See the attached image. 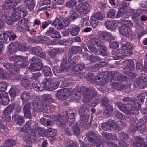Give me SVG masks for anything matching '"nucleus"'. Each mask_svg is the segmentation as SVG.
Returning <instances> with one entry per match:
<instances>
[{
    "instance_id": "f257e3e1",
    "label": "nucleus",
    "mask_w": 147,
    "mask_h": 147,
    "mask_svg": "<svg viewBox=\"0 0 147 147\" xmlns=\"http://www.w3.org/2000/svg\"><path fill=\"white\" fill-rule=\"evenodd\" d=\"M78 92L82 93L83 100L85 103H89L97 95L96 90L94 88H88L85 86L79 87Z\"/></svg>"
},
{
    "instance_id": "f03ea898",
    "label": "nucleus",
    "mask_w": 147,
    "mask_h": 147,
    "mask_svg": "<svg viewBox=\"0 0 147 147\" xmlns=\"http://www.w3.org/2000/svg\"><path fill=\"white\" fill-rule=\"evenodd\" d=\"M79 113L81 121V123L82 124L81 127H84L85 126L89 124L88 121L90 117L89 110L84 106L82 105L79 110Z\"/></svg>"
},
{
    "instance_id": "7ed1b4c3",
    "label": "nucleus",
    "mask_w": 147,
    "mask_h": 147,
    "mask_svg": "<svg viewBox=\"0 0 147 147\" xmlns=\"http://www.w3.org/2000/svg\"><path fill=\"white\" fill-rule=\"evenodd\" d=\"M86 136L88 141L94 144L96 147H99L102 143L100 136L92 131H89L86 133Z\"/></svg>"
},
{
    "instance_id": "20e7f679",
    "label": "nucleus",
    "mask_w": 147,
    "mask_h": 147,
    "mask_svg": "<svg viewBox=\"0 0 147 147\" xmlns=\"http://www.w3.org/2000/svg\"><path fill=\"white\" fill-rule=\"evenodd\" d=\"M124 72L129 76L134 78L136 77V74L132 71L134 68V64L133 61L131 59L126 60L123 63Z\"/></svg>"
},
{
    "instance_id": "39448f33",
    "label": "nucleus",
    "mask_w": 147,
    "mask_h": 147,
    "mask_svg": "<svg viewBox=\"0 0 147 147\" xmlns=\"http://www.w3.org/2000/svg\"><path fill=\"white\" fill-rule=\"evenodd\" d=\"M14 13L11 16L12 20L15 22L20 18H23L26 15L27 12L24 7L20 6L13 9Z\"/></svg>"
},
{
    "instance_id": "423d86ee",
    "label": "nucleus",
    "mask_w": 147,
    "mask_h": 147,
    "mask_svg": "<svg viewBox=\"0 0 147 147\" xmlns=\"http://www.w3.org/2000/svg\"><path fill=\"white\" fill-rule=\"evenodd\" d=\"M110 74V71H109L106 74L98 75L95 78V83L98 85H102L108 83L109 80H111Z\"/></svg>"
},
{
    "instance_id": "0eeeda50",
    "label": "nucleus",
    "mask_w": 147,
    "mask_h": 147,
    "mask_svg": "<svg viewBox=\"0 0 147 147\" xmlns=\"http://www.w3.org/2000/svg\"><path fill=\"white\" fill-rule=\"evenodd\" d=\"M105 15L102 12H96L94 14L90 19V23L94 28L98 25L99 20H102L104 19Z\"/></svg>"
},
{
    "instance_id": "6e6552de",
    "label": "nucleus",
    "mask_w": 147,
    "mask_h": 147,
    "mask_svg": "<svg viewBox=\"0 0 147 147\" xmlns=\"http://www.w3.org/2000/svg\"><path fill=\"white\" fill-rule=\"evenodd\" d=\"M31 65L29 68L34 71H39L42 68V65L40 59L34 57L30 59Z\"/></svg>"
},
{
    "instance_id": "1a4fd4ad",
    "label": "nucleus",
    "mask_w": 147,
    "mask_h": 147,
    "mask_svg": "<svg viewBox=\"0 0 147 147\" xmlns=\"http://www.w3.org/2000/svg\"><path fill=\"white\" fill-rule=\"evenodd\" d=\"M27 20L25 19H23L19 20L15 26L16 28L20 32L29 31V27L27 26Z\"/></svg>"
},
{
    "instance_id": "9d476101",
    "label": "nucleus",
    "mask_w": 147,
    "mask_h": 147,
    "mask_svg": "<svg viewBox=\"0 0 147 147\" xmlns=\"http://www.w3.org/2000/svg\"><path fill=\"white\" fill-rule=\"evenodd\" d=\"M22 0H5L2 7L6 9H10L16 6Z\"/></svg>"
},
{
    "instance_id": "9b49d317",
    "label": "nucleus",
    "mask_w": 147,
    "mask_h": 147,
    "mask_svg": "<svg viewBox=\"0 0 147 147\" xmlns=\"http://www.w3.org/2000/svg\"><path fill=\"white\" fill-rule=\"evenodd\" d=\"M90 6L87 3L78 4L76 7V10L81 14H86L89 11Z\"/></svg>"
},
{
    "instance_id": "f8f14e48",
    "label": "nucleus",
    "mask_w": 147,
    "mask_h": 147,
    "mask_svg": "<svg viewBox=\"0 0 147 147\" xmlns=\"http://www.w3.org/2000/svg\"><path fill=\"white\" fill-rule=\"evenodd\" d=\"M111 80L115 78L119 81H124L127 80V78L125 75L122 74L117 71H110Z\"/></svg>"
},
{
    "instance_id": "ddd939ff",
    "label": "nucleus",
    "mask_w": 147,
    "mask_h": 147,
    "mask_svg": "<svg viewBox=\"0 0 147 147\" xmlns=\"http://www.w3.org/2000/svg\"><path fill=\"white\" fill-rule=\"evenodd\" d=\"M124 113L127 115H136L139 113V111L136 106L132 104H128Z\"/></svg>"
},
{
    "instance_id": "4468645a",
    "label": "nucleus",
    "mask_w": 147,
    "mask_h": 147,
    "mask_svg": "<svg viewBox=\"0 0 147 147\" xmlns=\"http://www.w3.org/2000/svg\"><path fill=\"white\" fill-rule=\"evenodd\" d=\"M70 94L68 90H61L56 93V97L61 100H64L69 97Z\"/></svg>"
},
{
    "instance_id": "2eb2a0df",
    "label": "nucleus",
    "mask_w": 147,
    "mask_h": 147,
    "mask_svg": "<svg viewBox=\"0 0 147 147\" xmlns=\"http://www.w3.org/2000/svg\"><path fill=\"white\" fill-rule=\"evenodd\" d=\"M36 124L34 123V121L32 120H30L27 121L26 124L20 129L21 131L27 133L28 130L34 128V126Z\"/></svg>"
},
{
    "instance_id": "dca6fc26",
    "label": "nucleus",
    "mask_w": 147,
    "mask_h": 147,
    "mask_svg": "<svg viewBox=\"0 0 147 147\" xmlns=\"http://www.w3.org/2000/svg\"><path fill=\"white\" fill-rule=\"evenodd\" d=\"M31 106L30 102H29L26 104L23 107V111L24 117L26 118L29 119L31 118L32 117L31 113Z\"/></svg>"
},
{
    "instance_id": "f3484780",
    "label": "nucleus",
    "mask_w": 147,
    "mask_h": 147,
    "mask_svg": "<svg viewBox=\"0 0 147 147\" xmlns=\"http://www.w3.org/2000/svg\"><path fill=\"white\" fill-rule=\"evenodd\" d=\"M144 139L140 137H136L133 146L134 147H147V145L144 142Z\"/></svg>"
},
{
    "instance_id": "a211bd4d",
    "label": "nucleus",
    "mask_w": 147,
    "mask_h": 147,
    "mask_svg": "<svg viewBox=\"0 0 147 147\" xmlns=\"http://www.w3.org/2000/svg\"><path fill=\"white\" fill-rule=\"evenodd\" d=\"M119 30L120 33L125 36H129L133 33V31L130 28H128L124 26L119 27Z\"/></svg>"
},
{
    "instance_id": "6ab92c4d",
    "label": "nucleus",
    "mask_w": 147,
    "mask_h": 147,
    "mask_svg": "<svg viewBox=\"0 0 147 147\" xmlns=\"http://www.w3.org/2000/svg\"><path fill=\"white\" fill-rule=\"evenodd\" d=\"M18 42H15L9 45L8 47L9 53L10 54H13L18 51Z\"/></svg>"
},
{
    "instance_id": "aec40b11",
    "label": "nucleus",
    "mask_w": 147,
    "mask_h": 147,
    "mask_svg": "<svg viewBox=\"0 0 147 147\" xmlns=\"http://www.w3.org/2000/svg\"><path fill=\"white\" fill-rule=\"evenodd\" d=\"M126 5L125 4H124V7H123L119 10L116 16V18L121 17L122 18H125L129 17V15L128 13L126 12L124 9V7Z\"/></svg>"
},
{
    "instance_id": "412c9836",
    "label": "nucleus",
    "mask_w": 147,
    "mask_h": 147,
    "mask_svg": "<svg viewBox=\"0 0 147 147\" xmlns=\"http://www.w3.org/2000/svg\"><path fill=\"white\" fill-rule=\"evenodd\" d=\"M54 118V121L57 122V124L59 127L64 126L65 125V118L64 117H62L60 114L55 115Z\"/></svg>"
},
{
    "instance_id": "4be33fe9",
    "label": "nucleus",
    "mask_w": 147,
    "mask_h": 147,
    "mask_svg": "<svg viewBox=\"0 0 147 147\" xmlns=\"http://www.w3.org/2000/svg\"><path fill=\"white\" fill-rule=\"evenodd\" d=\"M20 111V108L17 111H16L15 113L18 114ZM12 118L13 119L17 121V124L18 125H20L23 124L24 122V118L22 117L20 115L15 114L12 117Z\"/></svg>"
},
{
    "instance_id": "5701e85b",
    "label": "nucleus",
    "mask_w": 147,
    "mask_h": 147,
    "mask_svg": "<svg viewBox=\"0 0 147 147\" xmlns=\"http://www.w3.org/2000/svg\"><path fill=\"white\" fill-rule=\"evenodd\" d=\"M10 102V100L7 95L3 93L0 94V103L3 105H7Z\"/></svg>"
},
{
    "instance_id": "b1692460",
    "label": "nucleus",
    "mask_w": 147,
    "mask_h": 147,
    "mask_svg": "<svg viewBox=\"0 0 147 147\" xmlns=\"http://www.w3.org/2000/svg\"><path fill=\"white\" fill-rule=\"evenodd\" d=\"M81 121L79 124V125L78 126L76 124L75 125H73L72 127V133H73L75 135L78 136L79 135L80 133V130L81 129H84L87 127V125L85 126L84 127H82V124L81 123Z\"/></svg>"
},
{
    "instance_id": "393cba45",
    "label": "nucleus",
    "mask_w": 147,
    "mask_h": 147,
    "mask_svg": "<svg viewBox=\"0 0 147 147\" xmlns=\"http://www.w3.org/2000/svg\"><path fill=\"white\" fill-rule=\"evenodd\" d=\"M23 2L26 7L30 10H33L35 7V0H24Z\"/></svg>"
},
{
    "instance_id": "a878e982",
    "label": "nucleus",
    "mask_w": 147,
    "mask_h": 147,
    "mask_svg": "<svg viewBox=\"0 0 147 147\" xmlns=\"http://www.w3.org/2000/svg\"><path fill=\"white\" fill-rule=\"evenodd\" d=\"M60 69L62 71L64 72L69 70L70 67L68 63L67 59H63L62 60L60 65Z\"/></svg>"
},
{
    "instance_id": "bb28decb",
    "label": "nucleus",
    "mask_w": 147,
    "mask_h": 147,
    "mask_svg": "<svg viewBox=\"0 0 147 147\" xmlns=\"http://www.w3.org/2000/svg\"><path fill=\"white\" fill-rule=\"evenodd\" d=\"M106 28L108 29L114 30H116L117 25L115 21H107L105 23Z\"/></svg>"
},
{
    "instance_id": "cd10ccee",
    "label": "nucleus",
    "mask_w": 147,
    "mask_h": 147,
    "mask_svg": "<svg viewBox=\"0 0 147 147\" xmlns=\"http://www.w3.org/2000/svg\"><path fill=\"white\" fill-rule=\"evenodd\" d=\"M31 79L29 78H23L22 81L21 83L22 85L26 89L29 90L31 88L30 84Z\"/></svg>"
},
{
    "instance_id": "c85d7f7f",
    "label": "nucleus",
    "mask_w": 147,
    "mask_h": 147,
    "mask_svg": "<svg viewBox=\"0 0 147 147\" xmlns=\"http://www.w3.org/2000/svg\"><path fill=\"white\" fill-rule=\"evenodd\" d=\"M112 88L117 90H120L126 89L127 88V86L123 84L114 82L112 84Z\"/></svg>"
},
{
    "instance_id": "c756f323",
    "label": "nucleus",
    "mask_w": 147,
    "mask_h": 147,
    "mask_svg": "<svg viewBox=\"0 0 147 147\" xmlns=\"http://www.w3.org/2000/svg\"><path fill=\"white\" fill-rule=\"evenodd\" d=\"M69 52L70 55L76 53L80 54L82 52V51L80 47L76 46H74L70 49Z\"/></svg>"
},
{
    "instance_id": "7c9ffc66",
    "label": "nucleus",
    "mask_w": 147,
    "mask_h": 147,
    "mask_svg": "<svg viewBox=\"0 0 147 147\" xmlns=\"http://www.w3.org/2000/svg\"><path fill=\"white\" fill-rule=\"evenodd\" d=\"M21 98L23 104L25 103L31 99L30 94L26 92H23L21 94Z\"/></svg>"
},
{
    "instance_id": "2f4dec72",
    "label": "nucleus",
    "mask_w": 147,
    "mask_h": 147,
    "mask_svg": "<svg viewBox=\"0 0 147 147\" xmlns=\"http://www.w3.org/2000/svg\"><path fill=\"white\" fill-rule=\"evenodd\" d=\"M16 143L15 140L7 139L5 141L4 144L1 147H13L16 145Z\"/></svg>"
},
{
    "instance_id": "473e14b6",
    "label": "nucleus",
    "mask_w": 147,
    "mask_h": 147,
    "mask_svg": "<svg viewBox=\"0 0 147 147\" xmlns=\"http://www.w3.org/2000/svg\"><path fill=\"white\" fill-rule=\"evenodd\" d=\"M42 98L43 101L50 104L54 102V100L50 94H43L42 96Z\"/></svg>"
},
{
    "instance_id": "72a5a7b5",
    "label": "nucleus",
    "mask_w": 147,
    "mask_h": 147,
    "mask_svg": "<svg viewBox=\"0 0 147 147\" xmlns=\"http://www.w3.org/2000/svg\"><path fill=\"white\" fill-rule=\"evenodd\" d=\"M122 48L123 50H125L126 51H128V54H131V53L130 51L132 49L133 47L129 42H126L123 44L122 46Z\"/></svg>"
},
{
    "instance_id": "f704fd0d",
    "label": "nucleus",
    "mask_w": 147,
    "mask_h": 147,
    "mask_svg": "<svg viewBox=\"0 0 147 147\" xmlns=\"http://www.w3.org/2000/svg\"><path fill=\"white\" fill-rule=\"evenodd\" d=\"M115 53L117 54L119 59H121L123 58L125 56L128 54V51H125L122 49H119L115 51Z\"/></svg>"
},
{
    "instance_id": "c9c22d12",
    "label": "nucleus",
    "mask_w": 147,
    "mask_h": 147,
    "mask_svg": "<svg viewBox=\"0 0 147 147\" xmlns=\"http://www.w3.org/2000/svg\"><path fill=\"white\" fill-rule=\"evenodd\" d=\"M75 113L74 112L69 113L68 119L67 121V123L69 126L74 125V123L75 121Z\"/></svg>"
},
{
    "instance_id": "e433bc0d",
    "label": "nucleus",
    "mask_w": 147,
    "mask_h": 147,
    "mask_svg": "<svg viewBox=\"0 0 147 147\" xmlns=\"http://www.w3.org/2000/svg\"><path fill=\"white\" fill-rule=\"evenodd\" d=\"M31 51L33 55L38 56L42 52V49L39 46H35L31 48Z\"/></svg>"
},
{
    "instance_id": "4c0bfd02",
    "label": "nucleus",
    "mask_w": 147,
    "mask_h": 147,
    "mask_svg": "<svg viewBox=\"0 0 147 147\" xmlns=\"http://www.w3.org/2000/svg\"><path fill=\"white\" fill-rule=\"evenodd\" d=\"M106 107L104 111V114L107 116H108L111 115L113 111V107L111 104Z\"/></svg>"
},
{
    "instance_id": "58836bf2",
    "label": "nucleus",
    "mask_w": 147,
    "mask_h": 147,
    "mask_svg": "<svg viewBox=\"0 0 147 147\" xmlns=\"http://www.w3.org/2000/svg\"><path fill=\"white\" fill-rule=\"evenodd\" d=\"M36 106H34L33 108L34 110L35 111L38 112H43V109H44V105L42 103L39 102L36 104Z\"/></svg>"
},
{
    "instance_id": "ea45409f",
    "label": "nucleus",
    "mask_w": 147,
    "mask_h": 147,
    "mask_svg": "<svg viewBox=\"0 0 147 147\" xmlns=\"http://www.w3.org/2000/svg\"><path fill=\"white\" fill-rule=\"evenodd\" d=\"M2 19L5 22L7 23L9 25H12L14 24V22L11 16H9L7 15H5L2 17Z\"/></svg>"
},
{
    "instance_id": "a19ab883",
    "label": "nucleus",
    "mask_w": 147,
    "mask_h": 147,
    "mask_svg": "<svg viewBox=\"0 0 147 147\" xmlns=\"http://www.w3.org/2000/svg\"><path fill=\"white\" fill-rule=\"evenodd\" d=\"M2 19L5 22L7 23L9 25H12L14 24V22L11 16H9L7 15H5L2 17Z\"/></svg>"
},
{
    "instance_id": "79ce46f5",
    "label": "nucleus",
    "mask_w": 147,
    "mask_h": 147,
    "mask_svg": "<svg viewBox=\"0 0 147 147\" xmlns=\"http://www.w3.org/2000/svg\"><path fill=\"white\" fill-rule=\"evenodd\" d=\"M80 29V28L79 27L75 26L70 29L69 32L71 35L75 36L78 34Z\"/></svg>"
},
{
    "instance_id": "37998d69",
    "label": "nucleus",
    "mask_w": 147,
    "mask_h": 147,
    "mask_svg": "<svg viewBox=\"0 0 147 147\" xmlns=\"http://www.w3.org/2000/svg\"><path fill=\"white\" fill-rule=\"evenodd\" d=\"M15 105L14 104H11L8 105L4 110L3 113L6 114H9L12 112L14 109Z\"/></svg>"
},
{
    "instance_id": "c03bdc74",
    "label": "nucleus",
    "mask_w": 147,
    "mask_h": 147,
    "mask_svg": "<svg viewBox=\"0 0 147 147\" xmlns=\"http://www.w3.org/2000/svg\"><path fill=\"white\" fill-rule=\"evenodd\" d=\"M77 56H74L73 57L71 56H70L69 57V58L67 61L68 63L70 65V67L73 66L76 63L77 60Z\"/></svg>"
},
{
    "instance_id": "a18cd8bd",
    "label": "nucleus",
    "mask_w": 147,
    "mask_h": 147,
    "mask_svg": "<svg viewBox=\"0 0 147 147\" xmlns=\"http://www.w3.org/2000/svg\"><path fill=\"white\" fill-rule=\"evenodd\" d=\"M145 122L143 120L140 119L137 122L136 125L138 129L141 130L144 129L145 127Z\"/></svg>"
},
{
    "instance_id": "49530a36",
    "label": "nucleus",
    "mask_w": 147,
    "mask_h": 147,
    "mask_svg": "<svg viewBox=\"0 0 147 147\" xmlns=\"http://www.w3.org/2000/svg\"><path fill=\"white\" fill-rule=\"evenodd\" d=\"M84 65L83 63H79L73 67V70L74 71H79L83 70L84 69Z\"/></svg>"
},
{
    "instance_id": "de8ad7c7",
    "label": "nucleus",
    "mask_w": 147,
    "mask_h": 147,
    "mask_svg": "<svg viewBox=\"0 0 147 147\" xmlns=\"http://www.w3.org/2000/svg\"><path fill=\"white\" fill-rule=\"evenodd\" d=\"M20 92V90L16 88H12L9 91V93L11 97L14 98L16 95L17 94Z\"/></svg>"
},
{
    "instance_id": "09e8293b",
    "label": "nucleus",
    "mask_w": 147,
    "mask_h": 147,
    "mask_svg": "<svg viewBox=\"0 0 147 147\" xmlns=\"http://www.w3.org/2000/svg\"><path fill=\"white\" fill-rule=\"evenodd\" d=\"M42 70L45 73V75L46 76L51 77L52 74L51 69L48 66H45L42 68Z\"/></svg>"
},
{
    "instance_id": "8fccbe9b",
    "label": "nucleus",
    "mask_w": 147,
    "mask_h": 147,
    "mask_svg": "<svg viewBox=\"0 0 147 147\" xmlns=\"http://www.w3.org/2000/svg\"><path fill=\"white\" fill-rule=\"evenodd\" d=\"M141 81V85L142 88H144L147 86V77L142 74L140 76Z\"/></svg>"
},
{
    "instance_id": "3c124183",
    "label": "nucleus",
    "mask_w": 147,
    "mask_h": 147,
    "mask_svg": "<svg viewBox=\"0 0 147 147\" xmlns=\"http://www.w3.org/2000/svg\"><path fill=\"white\" fill-rule=\"evenodd\" d=\"M121 24L122 26L125 27H131L133 26L132 22L130 20H127L125 19H123L121 21Z\"/></svg>"
},
{
    "instance_id": "603ef678",
    "label": "nucleus",
    "mask_w": 147,
    "mask_h": 147,
    "mask_svg": "<svg viewBox=\"0 0 147 147\" xmlns=\"http://www.w3.org/2000/svg\"><path fill=\"white\" fill-rule=\"evenodd\" d=\"M99 47V51L101 53V55L105 56L107 55V47L104 45L100 44Z\"/></svg>"
},
{
    "instance_id": "864d4df0",
    "label": "nucleus",
    "mask_w": 147,
    "mask_h": 147,
    "mask_svg": "<svg viewBox=\"0 0 147 147\" xmlns=\"http://www.w3.org/2000/svg\"><path fill=\"white\" fill-rule=\"evenodd\" d=\"M129 138V135L127 133H124L123 131H121L119 133V137L118 141L121 140H127Z\"/></svg>"
},
{
    "instance_id": "5fc2aeb1",
    "label": "nucleus",
    "mask_w": 147,
    "mask_h": 147,
    "mask_svg": "<svg viewBox=\"0 0 147 147\" xmlns=\"http://www.w3.org/2000/svg\"><path fill=\"white\" fill-rule=\"evenodd\" d=\"M102 59L100 57L97 56L90 55L89 57V60L92 63L100 61Z\"/></svg>"
},
{
    "instance_id": "6e6d98bb",
    "label": "nucleus",
    "mask_w": 147,
    "mask_h": 147,
    "mask_svg": "<svg viewBox=\"0 0 147 147\" xmlns=\"http://www.w3.org/2000/svg\"><path fill=\"white\" fill-rule=\"evenodd\" d=\"M115 104L117 106L120 110L123 111L124 112H125V110L127 107L126 105L121 102H116Z\"/></svg>"
},
{
    "instance_id": "4d7b16f0",
    "label": "nucleus",
    "mask_w": 147,
    "mask_h": 147,
    "mask_svg": "<svg viewBox=\"0 0 147 147\" xmlns=\"http://www.w3.org/2000/svg\"><path fill=\"white\" fill-rule=\"evenodd\" d=\"M116 11L114 9H110L109 10L107 14V17L109 18H114L115 16Z\"/></svg>"
},
{
    "instance_id": "13d9d810",
    "label": "nucleus",
    "mask_w": 147,
    "mask_h": 147,
    "mask_svg": "<svg viewBox=\"0 0 147 147\" xmlns=\"http://www.w3.org/2000/svg\"><path fill=\"white\" fill-rule=\"evenodd\" d=\"M90 43L94 45L97 46L98 47L100 44V40L95 38H91L90 40Z\"/></svg>"
},
{
    "instance_id": "bf43d9fd",
    "label": "nucleus",
    "mask_w": 147,
    "mask_h": 147,
    "mask_svg": "<svg viewBox=\"0 0 147 147\" xmlns=\"http://www.w3.org/2000/svg\"><path fill=\"white\" fill-rule=\"evenodd\" d=\"M53 80L50 78H45L43 82V83L44 84V86H49L50 87V86L51 85V83H53Z\"/></svg>"
},
{
    "instance_id": "052dcab7",
    "label": "nucleus",
    "mask_w": 147,
    "mask_h": 147,
    "mask_svg": "<svg viewBox=\"0 0 147 147\" xmlns=\"http://www.w3.org/2000/svg\"><path fill=\"white\" fill-rule=\"evenodd\" d=\"M100 103L101 105L105 107H107L111 105L109 99L106 97H104L100 100Z\"/></svg>"
},
{
    "instance_id": "680f3d73",
    "label": "nucleus",
    "mask_w": 147,
    "mask_h": 147,
    "mask_svg": "<svg viewBox=\"0 0 147 147\" xmlns=\"http://www.w3.org/2000/svg\"><path fill=\"white\" fill-rule=\"evenodd\" d=\"M28 58L26 57H24L22 59V63L20 65V67L21 68H25L28 65V63L27 61Z\"/></svg>"
},
{
    "instance_id": "e2e57ef3",
    "label": "nucleus",
    "mask_w": 147,
    "mask_h": 147,
    "mask_svg": "<svg viewBox=\"0 0 147 147\" xmlns=\"http://www.w3.org/2000/svg\"><path fill=\"white\" fill-rule=\"evenodd\" d=\"M9 39L8 37L3 34H0V42L2 44L8 43Z\"/></svg>"
},
{
    "instance_id": "0e129e2a",
    "label": "nucleus",
    "mask_w": 147,
    "mask_h": 147,
    "mask_svg": "<svg viewBox=\"0 0 147 147\" xmlns=\"http://www.w3.org/2000/svg\"><path fill=\"white\" fill-rule=\"evenodd\" d=\"M134 13L139 16L142 14L147 13V9L144 8H140L137 10L136 13Z\"/></svg>"
},
{
    "instance_id": "69168bd1",
    "label": "nucleus",
    "mask_w": 147,
    "mask_h": 147,
    "mask_svg": "<svg viewBox=\"0 0 147 147\" xmlns=\"http://www.w3.org/2000/svg\"><path fill=\"white\" fill-rule=\"evenodd\" d=\"M69 14V18L73 20H75L78 17L77 13L73 10H71L70 11Z\"/></svg>"
},
{
    "instance_id": "338daca9",
    "label": "nucleus",
    "mask_w": 147,
    "mask_h": 147,
    "mask_svg": "<svg viewBox=\"0 0 147 147\" xmlns=\"http://www.w3.org/2000/svg\"><path fill=\"white\" fill-rule=\"evenodd\" d=\"M23 56H13L11 57L10 58L11 60H12L13 61L17 62L19 61L22 60L23 59Z\"/></svg>"
},
{
    "instance_id": "774afa93",
    "label": "nucleus",
    "mask_w": 147,
    "mask_h": 147,
    "mask_svg": "<svg viewBox=\"0 0 147 147\" xmlns=\"http://www.w3.org/2000/svg\"><path fill=\"white\" fill-rule=\"evenodd\" d=\"M32 86L33 88L36 91H38L40 90V85L38 82L33 81L32 84Z\"/></svg>"
}]
</instances>
